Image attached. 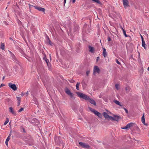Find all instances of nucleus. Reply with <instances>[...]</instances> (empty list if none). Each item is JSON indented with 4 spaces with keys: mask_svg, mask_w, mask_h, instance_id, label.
<instances>
[{
    "mask_svg": "<svg viewBox=\"0 0 149 149\" xmlns=\"http://www.w3.org/2000/svg\"><path fill=\"white\" fill-rule=\"evenodd\" d=\"M10 134L9 136L7 137L6 141H8L10 139Z\"/></svg>",
    "mask_w": 149,
    "mask_h": 149,
    "instance_id": "nucleus-31",
    "label": "nucleus"
},
{
    "mask_svg": "<svg viewBox=\"0 0 149 149\" xmlns=\"http://www.w3.org/2000/svg\"><path fill=\"white\" fill-rule=\"evenodd\" d=\"M29 7L30 8H31V7H34V6H33L32 5H31L30 3L29 4Z\"/></svg>",
    "mask_w": 149,
    "mask_h": 149,
    "instance_id": "nucleus-43",
    "label": "nucleus"
},
{
    "mask_svg": "<svg viewBox=\"0 0 149 149\" xmlns=\"http://www.w3.org/2000/svg\"><path fill=\"white\" fill-rule=\"evenodd\" d=\"M113 102L115 103L116 104L121 107V108H123V105L120 104V102L119 101L116 100H114L113 101Z\"/></svg>",
    "mask_w": 149,
    "mask_h": 149,
    "instance_id": "nucleus-18",
    "label": "nucleus"
},
{
    "mask_svg": "<svg viewBox=\"0 0 149 149\" xmlns=\"http://www.w3.org/2000/svg\"><path fill=\"white\" fill-rule=\"evenodd\" d=\"M100 58V57H98L97 58V59H96V61H98V60Z\"/></svg>",
    "mask_w": 149,
    "mask_h": 149,
    "instance_id": "nucleus-49",
    "label": "nucleus"
},
{
    "mask_svg": "<svg viewBox=\"0 0 149 149\" xmlns=\"http://www.w3.org/2000/svg\"><path fill=\"white\" fill-rule=\"evenodd\" d=\"M108 41V42L110 41L111 40V39L109 36H108L107 38Z\"/></svg>",
    "mask_w": 149,
    "mask_h": 149,
    "instance_id": "nucleus-42",
    "label": "nucleus"
},
{
    "mask_svg": "<svg viewBox=\"0 0 149 149\" xmlns=\"http://www.w3.org/2000/svg\"><path fill=\"white\" fill-rule=\"evenodd\" d=\"M57 149H60L59 148H57Z\"/></svg>",
    "mask_w": 149,
    "mask_h": 149,
    "instance_id": "nucleus-59",
    "label": "nucleus"
},
{
    "mask_svg": "<svg viewBox=\"0 0 149 149\" xmlns=\"http://www.w3.org/2000/svg\"><path fill=\"white\" fill-rule=\"evenodd\" d=\"M120 28L123 30V28L122 26H120Z\"/></svg>",
    "mask_w": 149,
    "mask_h": 149,
    "instance_id": "nucleus-54",
    "label": "nucleus"
},
{
    "mask_svg": "<svg viewBox=\"0 0 149 149\" xmlns=\"http://www.w3.org/2000/svg\"><path fill=\"white\" fill-rule=\"evenodd\" d=\"M79 144L83 148L89 149L90 147V146L88 144L81 142H79Z\"/></svg>",
    "mask_w": 149,
    "mask_h": 149,
    "instance_id": "nucleus-3",
    "label": "nucleus"
},
{
    "mask_svg": "<svg viewBox=\"0 0 149 149\" xmlns=\"http://www.w3.org/2000/svg\"><path fill=\"white\" fill-rule=\"evenodd\" d=\"M72 109L73 110L75 111L77 110V107L74 106L72 107Z\"/></svg>",
    "mask_w": 149,
    "mask_h": 149,
    "instance_id": "nucleus-34",
    "label": "nucleus"
},
{
    "mask_svg": "<svg viewBox=\"0 0 149 149\" xmlns=\"http://www.w3.org/2000/svg\"><path fill=\"white\" fill-rule=\"evenodd\" d=\"M102 115L106 119L109 120H111V116L109 115L107 113L104 112L102 113Z\"/></svg>",
    "mask_w": 149,
    "mask_h": 149,
    "instance_id": "nucleus-8",
    "label": "nucleus"
},
{
    "mask_svg": "<svg viewBox=\"0 0 149 149\" xmlns=\"http://www.w3.org/2000/svg\"><path fill=\"white\" fill-rule=\"evenodd\" d=\"M5 78V77L4 76L3 77V80Z\"/></svg>",
    "mask_w": 149,
    "mask_h": 149,
    "instance_id": "nucleus-55",
    "label": "nucleus"
},
{
    "mask_svg": "<svg viewBox=\"0 0 149 149\" xmlns=\"http://www.w3.org/2000/svg\"><path fill=\"white\" fill-rule=\"evenodd\" d=\"M142 41V46L145 49H146V44H145V41L144 40V41L143 40V41Z\"/></svg>",
    "mask_w": 149,
    "mask_h": 149,
    "instance_id": "nucleus-21",
    "label": "nucleus"
},
{
    "mask_svg": "<svg viewBox=\"0 0 149 149\" xmlns=\"http://www.w3.org/2000/svg\"><path fill=\"white\" fill-rule=\"evenodd\" d=\"M8 86L10 88L14 91H16L17 89L16 86L15 84L10 83L8 84Z\"/></svg>",
    "mask_w": 149,
    "mask_h": 149,
    "instance_id": "nucleus-7",
    "label": "nucleus"
},
{
    "mask_svg": "<svg viewBox=\"0 0 149 149\" xmlns=\"http://www.w3.org/2000/svg\"><path fill=\"white\" fill-rule=\"evenodd\" d=\"M80 84V83L77 82L76 84V88L77 90H79V85Z\"/></svg>",
    "mask_w": 149,
    "mask_h": 149,
    "instance_id": "nucleus-24",
    "label": "nucleus"
},
{
    "mask_svg": "<svg viewBox=\"0 0 149 149\" xmlns=\"http://www.w3.org/2000/svg\"><path fill=\"white\" fill-rule=\"evenodd\" d=\"M113 117L111 116V120L112 121H116L118 122L120 119L121 118V117L117 115H113Z\"/></svg>",
    "mask_w": 149,
    "mask_h": 149,
    "instance_id": "nucleus-5",
    "label": "nucleus"
},
{
    "mask_svg": "<svg viewBox=\"0 0 149 149\" xmlns=\"http://www.w3.org/2000/svg\"><path fill=\"white\" fill-rule=\"evenodd\" d=\"M148 70L149 71V67L148 68Z\"/></svg>",
    "mask_w": 149,
    "mask_h": 149,
    "instance_id": "nucleus-57",
    "label": "nucleus"
},
{
    "mask_svg": "<svg viewBox=\"0 0 149 149\" xmlns=\"http://www.w3.org/2000/svg\"><path fill=\"white\" fill-rule=\"evenodd\" d=\"M47 64V66L49 68V70H51V64H50V63H49V62H47V63H46Z\"/></svg>",
    "mask_w": 149,
    "mask_h": 149,
    "instance_id": "nucleus-22",
    "label": "nucleus"
},
{
    "mask_svg": "<svg viewBox=\"0 0 149 149\" xmlns=\"http://www.w3.org/2000/svg\"><path fill=\"white\" fill-rule=\"evenodd\" d=\"M10 40H13V39H12V38H10Z\"/></svg>",
    "mask_w": 149,
    "mask_h": 149,
    "instance_id": "nucleus-56",
    "label": "nucleus"
},
{
    "mask_svg": "<svg viewBox=\"0 0 149 149\" xmlns=\"http://www.w3.org/2000/svg\"><path fill=\"white\" fill-rule=\"evenodd\" d=\"M25 94V93H23V92H22V93H21V95L23 96H24Z\"/></svg>",
    "mask_w": 149,
    "mask_h": 149,
    "instance_id": "nucleus-48",
    "label": "nucleus"
},
{
    "mask_svg": "<svg viewBox=\"0 0 149 149\" xmlns=\"http://www.w3.org/2000/svg\"><path fill=\"white\" fill-rule=\"evenodd\" d=\"M92 1L98 3L100 4V1L99 0H92Z\"/></svg>",
    "mask_w": 149,
    "mask_h": 149,
    "instance_id": "nucleus-30",
    "label": "nucleus"
},
{
    "mask_svg": "<svg viewBox=\"0 0 149 149\" xmlns=\"http://www.w3.org/2000/svg\"><path fill=\"white\" fill-rule=\"evenodd\" d=\"M4 46L5 45L4 43L1 42V45L0 46V48L1 49H2V50H4Z\"/></svg>",
    "mask_w": 149,
    "mask_h": 149,
    "instance_id": "nucleus-20",
    "label": "nucleus"
},
{
    "mask_svg": "<svg viewBox=\"0 0 149 149\" xmlns=\"http://www.w3.org/2000/svg\"><path fill=\"white\" fill-rule=\"evenodd\" d=\"M134 124V123H129L127 125L128 126V128H130V127L132 126Z\"/></svg>",
    "mask_w": 149,
    "mask_h": 149,
    "instance_id": "nucleus-23",
    "label": "nucleus"
},
{
    "mask_svg": "<svg viewBox=\"0 0 149 149\" xmlns=\"http://www.w3.org/2000/svg\"><path fill=\"white\" fill-rule=\"evenodd\" d=\"M116 63L118 65H120L121 64V63H120L119 61L117 59H116Z\"/></svg>",
    "mask_w": 149,
    "mask_h": 149,
    "instance_id": "nucleus-33",
    "label": "nucleus"
},
{
    "mask_svg": "<svg viewBox=\"0 0 149 149\" xmlns=\"http://www.w3.org/2000/svg\"><path fill=\"white\" fill-rule=\"evenodd\" d=\"M65 93L68 95H69L71 98H72L74 97L73 94L72 93L70 90L68 88H66L65 89Z\"/></svg>",
    "mask_w": 149,
    "mask_h": 149,
    "instance_id": "nucleus-4",
    "label": "nucleus"
},
{
    "mask_svg": "<svg viewBox=\"0 0 149 149\" xmlns=\"http://www.w3.org/2000/svg\"><path fill=\"white\" fill-rule=\"evenodd\" d=\"M90 71H87L86 72V75L87 76H88V74H89V73H90Z\"/></svg>",
    "mask_w": 149,
    "mask_h": 149,
    "instance_id": "nucleus-40",
    "label": "nucleus"
},
{
    "mask_svg": "<svg viewBox=\"0 0 149 149\" xmlns=\"http://www.w3.org/2000/svg\"><path fill=\"white\" fill-rule=\"evenodd\" d=\"M130 90V88L129 87H125V90L127 91V93L129 92Z\"/></svg>",
    "mask_w": 149,
    "mask_h": 149,
    "instance_id": "nucleus-28",
    "label": "nucleus"
},
{
    "mask_svg": "<svg viewBox=\"0 0 149 149\" xmlns=\"http://www.w3.org/2000/svg\"><path fill=\"white\" fill-rule=\"evenodd\" d=\"M103 56L104 57H106L107 56V53L106 52V50L104 48H103Z\"/></svg>",
    "mask_w": 149,
    "mask_h": 149,
    "instance_id": "nucleus-16",
    "label": "nucleus"
},
{
    "mask_svg": "<svg viewBox=\"0 0 149 149\" xmlns=\"http://www.w3.org/2000/svg\"><path fill=\"white\" fill-rule=\"evenodd\" d=\"M9 121V120L8 118H6V121L4 123V125H6L8 122Z\"/></svg>",
    "mask_w": 149,
    "mask_h": 149,
    "instance_id": "nucleus-26",
    "label": "nucleus"
},
{
    "mask_svg": "<svg viewBox=\"0 0 149 149\" xmlns=\"http://www.w3.org/2000/svg\"><path fill=\"white\" fill-rule=\"evenodd\" d=\"M43 59L45 61L46 63L47 62H49V60L48 59H47L46 56H45L43 58Z\"/></svg>",
    "mask_w": 149,
    "mask_h": 149,
    "instance_id": "nucleus-27",
    "label": "nucleus"
},
{
    "mask_svg": "<svg viewBox=\"0 0 149 149\" xmlns=\"http://www.w3.org/2000/svg\"><path fill=\"white\" fill-rule=\"evenodd\" d=\"M88 108L95 115L97 116L99 118H102V115L101 113L98 112L95 109H92L90 107H89Z\"/></svg>",
    "mask_w": 149,
    "mask_h": 149,
    "instance_id": "nucleus-2",
    "label": "nucleus"
},
{
    "mask_svg": "<svg viewBox=\"0 0 149 149\" xmlns=\"http://www.w3.org/2000/svg\"><path fill=\"white\" fill-rule=\"evenodd\" d=\"M75 1V0H72V2L74 3Z\"/></svg>",
    "mask_w": 149,
    "mask_h": 149,
    "instance_id": "nucleus-51",
    "label": "nucleus"
},
{
    "mask_svg": "<svg viewBox=\"0 0 149 149\" xmlns=\"http://www.w3.org/2000/svg\"><path fill=\"white\" fill-rule=\"evenodd\" d=\"M123 34L125 35V37H127L128 36V35H127L126 33V31L123 29Z\"/></svg>",
    "mask_w": 149,
    "mask_h": 149,
    "instance_id": "nucleus-29",
    "label": "nucleus"
},
{
    "mask_svg": "<svg viewBox=\"0 0 149 149\" xmlns=\"http://www.w3.org/2000/svg\"><path fill=\"white\" fill-rule=\"evenodd\" d=\"M77 52H79V51H78V50H77Z\"/></svg>",
    "mask_w": 149,
    "mask_h": 149,
    "instance_id": "nucleus-58",
    "label": "nucleus"
},
{
    "mask_svg": "<svg viewBox=\"0 0 149 149\" xmlns=\"http://www.w3.org/2000/svg\"><path fill=\"white\" fill-rule=\"evenodd\" d=\"M88 48H89V51L90 52L93 53L94 52V48L92 47H91V46H88Z\"/></svg>",
    "mask_w": 149,
    "mask_h": 149,
    "instance_id": "nucleus-13",
    "label": "nucleus"
},
{
    "mask_svg": "<svg viewBox=\"0 0 149 149\" xmlns=\"http://www.w3.org/2000/svg\"><path fill=\"white\" fill-rule=\"evenodd\" d=\"M46 43L47 44H48L51 46L52 45L53 43L51 41L49 36H46Z\"/></svg>",
    "mask_w": 149,
    "mask_h": 149,
    "instance_id": "nucleus-11",
    "label": "nucleus"
},
{
    "mask_svg": "<svg viewBox=\"0 0 149 149\" xmlns=\"http://www.w3.org/2000/svg\"><path fill=\"white\" fill-rule=\"evenodd\" d=\"M79 26H75L74 27V32L77 33L78 32L79 30Z\"/></svg>",
    "mask_w": 149,
    "mask_h": 149,
    "instance_id": "nucleus-19",
    "label": "nucleus"
},
{
    "mask_svg": "<svg viewBox=\"0 0 149 149\" xmlns=\"http://www.w3.org/2000/svg\"><path fill=\"white\" fill-rule=\"evenodd\" d=\"M100 69L97 66H95L93 69V74L95 75L96 73H100Z\"/></svg>",
    "mask_w": 149,
    "mask_h": 149,
    "instance_id": "nucleus-6",
    "label": "nucleus"
},
{
    "mask_svg": "<svg viewBox=\"0 0 149 149\" xmlns=\"http://www.w3.org/2000/svg\"><path fill=\"white\" fill-rule=\"evenodd\" d=\"M76 93L77 96L80 98H82L86 100H87L89 99V97L84 94L79 92H77Z\"/></svg>",
    "mask_w": 149,
    "mask_h": 149,
    "instance_id": "nucleus-1",
    "label": "nucleus"
},
{
    "mask_svg": "<svg viewBox=\"0 0 149 149\" xmlns=\"http://www.w3.org/2000/svg\"><path fill=\"white\" fill-rule=\"evenodd\" d=\"M26 96H27L28 95V92L27 91L26 93Z\"/></svg>",
    "mask_w": 149,
    "mask_h": 149,
    "instance_id": "nucleus-52",
    "label": "nucleus"
},
{
    "mask_svg": "<svg viewBox=\"0 0 149 149\" xmlns=\"http://www.w3.org/2000/svg\"><path fill=\"white\" fill-rule=\"evenodd\" d=\"M5 86V85L3 84H2L0 85V88H1V87L4 86Z\"/></svg>",
    "mask_w": 149,
    "mask_h": 149,
    "instance_id": "nucleus-44",
    "label": "nucleus"
},
{
    "mask_svg": "<svg viewBox=\"0 0 149 149\" xmlns=\"http://www.w3.org/2000/svg\"><path fill=\"white\" fill-rule=\"evenodd\" d=\"M8 141H5V143H6V146H8Z\"/></svg>",
    "mask_w": 149,
    "mask_h": 149,
    "instance_id": "nucleus-46",
    "label": "nucleus"
},
{
    "mask_svg": "<svg viewBox=\"0 0 149 149\" xmlns=\"http://www.w3.org/2000/svg\"><path fill=\"white\" fill-rule=\"evenodd\" d=\"M141 120L143 124L146 125H147V124H146L145 123V119L144 116V114H143L141 118Z\"/></svg>",
    "mask_w": 149,
    "mask_h": 149,
    "instance_id": "nucleus-17",
    "label": "nucleus"
},
{
    "mask_svg": "<svg viewBox=\"0 0 149 149\" xmlns=\"http://www.w3.org/2000/svg\"><path fill=\"white\" fill-rule=\"evenodd\" d=\"M23 131L24 132H26L24 128H23Z\"/></svg>",
    "mask_w": 149,
    "mask_h": 149,
    "instance_id": "nucleus-50",
    "label": "nucleus"
},
{
    "mask_svg": "<svg viewBox=\"0 0 149 149\" xmlns=\"http://www.w3.org/2000/svg\"><path fill=\"white\" fill-rule=\"evenodd\" d=\"M34 7L35 8V9L38 10L40 11L44 12L45 10V9L44 8H42L38 6H34Z\"/></svg>",
    "mask_w": 149,
    "mask_h": 149,
    "instance_id": "nucleus-10",
    "label": "nucleus"
},
{
    "mask_svg": "<svg viewBox=\"0 0 149 149\" xmlns=\"http://www.w3.org/2000/svg\"><path fill=\"white\" fill-rule=\"evenodd\" d=\"M61 144H63V143H62V142Z\"/></svg>",
    "mask_w": 149,
    "mask_h": 149,
    "instance_id": "nucleus-61",
    "label": "nucleus"
},
{
    "mask_svg": "<svg viewBox=\"0 0 149 149\" xmlns=\"http://www.w3.org/2000/svg\"><path fill=\"white\" fill-rule=\"evenodd\" d=\"M125 110L126 113H128V111L127 110V109H126L124 107H123V108Z\"/></svg>",
    "mask_w": 149,
    "mask_h": 149,
    "instance_id": "nucleus-37",
    "label": "nucleus"
},
{
    "mask_svg": "<svg viewBox=\"0 0 149 149\" xmlns=\"http://www.w3.org/2000/svg\"><path fill=\"white\" fill-rule=\"evenodd\" d=\"M9 111L10 113L14 115H16V113L15 112L13 108L12 107L9 108Z\"/></svg>",
    "mask_w": 149,
    "mask_h": 149,
    "instance_id": "nucleus-15",
    "label": "nucleus"
},
{
    "mask_svg": "<svg viewBox=\"0 0 149 149\" xmlns=\"http://www.w3.org/2000/svg\"><path fill=\"white\" fill-rule=\"evenodd\" d=\"M21 101H18L17 104H18V106H19L20 104Z\"/></svg>",
    "mask_w": 149,
    "mask_h": 149,
    "instance_id": "nucleus-47",
    "label": "nucleus"
},
{
    "mask_svg": "<svg viewBox=\"0 0 149 149\" xmlns=\"http://www.w3.org/2000/svg\"><path fill=\"white\" fill-rule=\"evenodd\" d=\"M115 86L116 88L117 89V90H118L119 89V88L118 87L119 86V84H116L115 85Z\"/></svg>",
    "mask_w": 149,
    "mask_h": 149,
    "instance_id": "nucleus-32",
    "label": "nucleus"
},
{
    "mask_svg": "<svg viewBox=\"0 0 149 149\" xmlns=\"http://www.w3.org/2000/svg\"><path fill=\"white\" fill-rule=\"evenodd\" d=\"M19 51L20 52V53H21L22 54H24V52L22 49H20L19 50Z\"/></svg>",
    "mask_w": 149,
    "mask_h": 149,
    "instance_id": "nucleus-39",
    "label": "nucleus"
},
{
    "mask_svg": "<svg viewBox=\"0 0 149 149\" xmlns=\"http://www.w3.org/2000/svg\"><path fill=\"white\" fill-rule=\"evenodd\" d=\"M60 139L61 137L60 136H59L58 139H55V142H56L57 144L59 145H60L61 144V141Z\"/></svg>",
    "mask_w": 149,
    "mask_h": 149,
    "instance_id": "nucleus-14",
    "label": "nucleus"
},
{
    "mask_svg": "<svg viewBox=\"0 0 149 149\" xmlns=\"http://www.w3.org/2000/svg\"><path fill=\"white\" fill-rule=\"evenodd\" d=\"M123 2L124 6L125 8L130 6L128 0H123Z\"/></svg>",
    "mask_w": 149,
    "mask_h": 149,
    "instance_id": "nucleus-9",
    "label": "nucleus"
},
{
    "mask_svg": "<svg viewBox=\"0 0 149 149\" xmlns=\"http://www.w3.org/2000/svg\"><path fill=\"white\" fill-rule=\"evenodd\" d=\"M69 81L72 83H73L74 82V81L73 79L70 80Z\"/></svg>",
    "mask_w": 149,
    "mask_h": 149,
    "instance_id": "nucleus-41",
    "label": "nucleus"
},
{
    "mask_svg": "<svg viewBox=\"0 0 149 149\" xmlns=\"http://www.w3.org/2000/svg\"><path fill=\"white\" fill-rule=\"evenodd\" d=\"M23 109L24 108H21L18 111V112H20L22 111L23 110Z\"/></svg>",
    "mask_w": 149,
    "mask_h": 149,
    "instance_id": "nucleus-38",
    "label": "nucleus"
},
{
    "mask_svg": "<svg viewBox=\"0 0 149 149\" xmlns=\"http://www.w3.org/2000/svg\"><path fill=\"white\" fill-rule=\"evenodd\" d=\"M141 35V38L142 41H143H143L144 40L143 39V37L142 36V35Z\"/></svg>",
    "mask_w": 149,
    "mask_h": 149,
    "instance_id": "nucleus-45",
    "label": "nucleus"
},
{
    "mask_svg": "<svg viewBox=\"0 0 149 149\" xmlns=\"http://www.w3.org/2000/svg\"><path fill=\"white\" fill-rule=\"evenodd\" d=\"M121 128L123 129H127L128 128V126L127 125L123 127H122Z\"/></svg>",
    "mask_w": 149,
    "mask_h": 149,
    "instance_id": "nucleus-36",
    "label": "nucleus"
},
{
    "mask_svg": "<svg viewBox=\"0 0 149 149\" xmlns=\"http://www.w3.org/2000/svg\"><path fill=\"white\" fill-rule=\"evenodd\" d=\"M66 0H64V4H65V3L66 2Z\"/></svg>",
    "mask_w": 149,
    "mask_h": 149,
    "instance_id": "nucleus-53",
    "label": "nucleus"
},
{
    "mask_svg": "<svg viewBox=\"0 0 149 149\" xmlns=\"http://www.w3.org/2000/svg\"><path fill=\"white\" fill-rule=\"evenodd\" d=\"M33 120L36 123V125H38V123H39V121L36 118H35L33 119Z\"/></svg>",
    "mask_w": 149,
    "mask_h": 149,
    "instance_id": "nucleus-25",
    "label": "nucleus"
},
{
    "mask_svg": "<svg viewBox=\"0 0 149 149\" xmlns=\"http://www.w3.org/2000/svg\"><path fill=\"white\" fill-rule=\"evenodd\" d=\"M16 98L18 101H21V98L20 97H17Z\"/></svg>",
    "mask_w": 149,
    "mask_h": 149,
    "instance_id": "nucleus-35",
    "label": "nucleus"
},
{
    "mask_svg": "<svg viewBox=\"0 0 149 149\" xmlns=\"http://www.w3.org/2000/svg\"><path fill=\"white\" fill-rule=\"evenodd\" d=\"M16 59V58L14 59L15 60H16V59Z\"/></svg>",
    "mask_w": 149,
    "mask_h": 149,
    "instance_id": "nucleus-60",
    "label": "nucleus"
},
{
    "mask_svg": "<svg viewBox=\"0 0 149 149\" xmlns=\"http://www.w3.org/2000/svg\"><path fill=\"white\" fill-rule=\"evenodd\" d=\"M88 100L90 103L91 104H93L94 106L96 105V103L94 100L89 98V99H88Z\"/></svg>",
    "mask_w": 149,
    "mask_h": 149,
    "instance_id": "nucleus-12",
    "label": "nucleus"
}]
</instances>
